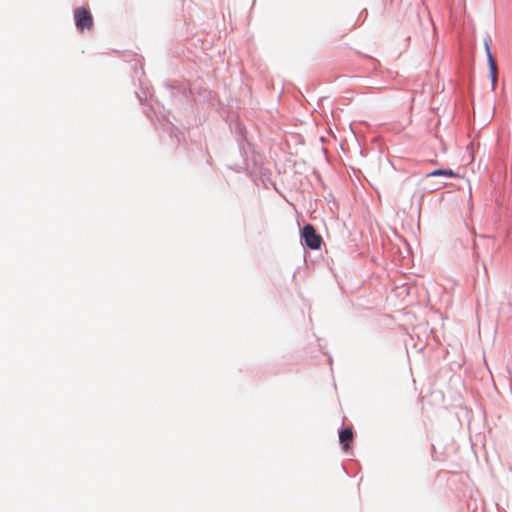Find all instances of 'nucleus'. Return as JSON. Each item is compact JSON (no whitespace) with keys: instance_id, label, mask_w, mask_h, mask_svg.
<instances>
[{"instance_id":"nucleus-1","label":"nucleus","mask_w":512,"mask_h":512,"mask_svg":"<svg viewBox=\"0 0 512 512\" xmlns=\"http://www.w3.org/2000/svg\"><path fill=\"white\" fill-rule=\"evenodd\" d=\"M302 237L305 244L313 250L319 249L322 244V237L316 232L311 224H307L302 229Z\"/></svg>"},{"instance_id":"nucleus-2","label":"nucleus","mask_w":512,"mask_h":512,"mask_svg":"<svg viewBox=\"0 0 512 512\" xmlns=\"http://www.w3.org/2000/svg\"><path fill=\"white\" fill-rule=\"evenodd\" d=\"M75 25L80 30H90L93 27V17L86 8H77L74 11Z\"/></svg>"},{"instance_id":"nucleus-3","label":"nucleus","mask_w":512,"mask_h":512,"mask_svg":"<svg viewBox=\"0 0 512 512\" xmlns=\"http://www.w3.org/2000/svg\"><path fill=\"white\" fill-rule=\"evenodd\" d=\"M485 50H486L487 60H488L489 69H490L492 88L494 90L496 87V84H497V79H498L497 78V66H496L494 57L490 51L489 45L487 43L485 44Z\"/></svg>"},{"instance_id":"nucleus-4","label":"nucleus","mask_w":512,"mask_h":512,"mask_svg":"<svg viewBox=\"0 0 512 512\" xmlns=\"http://www.w3.org/2000/svg\"><path fill=\"white\" fill-rule=\"evenodd\" d=\"M339 441L345 451H348L353 442V431L351 428H345L339 433Z\"/></svg>"},{"instance_id":"nucleus-5","label":"nucleus","mask_w":512,"mask_h":512,"mask_svg":"<svg viewBox=\"0 0 512 512\" xmlns=\"http://www.w3.org/2000/svg\"><path fill=\"white\" fill-rule=\"evenodd\" d=\"M438 176L449 177V178L459 177V175L451 169H438V170H434V171L428 173L426 175V178L438 177Z\"/></svg>"},{"instance_id":"nucleus-6","label":"nucleus","mask_w":512,"mask_h":512,"mask_svg":"<svg viewBox=\"0 0 512 512\" xmlns=\"http://www.w3.org/2000/svg\"><path fill=\"white\" fill-rule=\"evenodd\" d=\"M446 185H447V182H441V183H439V184H435V185H433V188H434L435 190H437V189L444 188Z\"/></svg>"}]
</instances>
